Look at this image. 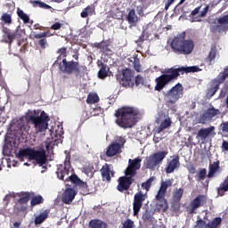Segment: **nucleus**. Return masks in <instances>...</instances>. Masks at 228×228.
I'll return each instance as SVG.
<instances>
[{"label": "nucleus", "instance_id": "nucleus-62", "mask_svg": "<svg viewBox=\"0 0 228 228\" xmlns=\"http://www.w3.org/2000/svg\"><path fill=\"white\" fill-rule=\"evenodd\" d=\"M184 1H186V0H181L179 4H183V3H184Z\"/></svg>", "mask_w": 228, "mask_h": 228}, {"label": "nucleus", "instance_id": "nucleus-28", "mask_svg": "<svg viewBox=\"0 0 228 228\" xmlns=\"http://www.w3.org/2000/svg\"><path fill=\"white\" fill-rule=\"evenodd\" d=\"M167 154H168V151H159L155 154H152L151 156L155 159L156 162L159 165L165 158H167Z\"/></svg>", "mask_w": 228, "mask_h": 228}, {"label": "nucleus", "instance_id": "nucleus-6", "mask_svg": "<svg viewBox=\"0 0 228 228\" xmlns=\"http://www.w3.org/2000/svg\"><path fill=\"white\" fill-rule=\"evenodd\" d=\"M36 115H38V111H29L27 115V120L32 122L35 129H37V133H43L49 126V116H47L45 111H42L40 116L37 117Z\"/></svg>", "mask_w": 228, "mask_h": 228}, {"label": "nucleus", "instance_id": "nucleus-53", "mask_svg": "<svg viewBox=\"0 0 228 228\" xmlns=\"http://www.w3.org/2000/svg\"><path fill=\"white\" fill-rule=\"evenodd\" d=\"M199 177L200 179H204V177H206V169H201L199 172Z\"/></svg>", "mask_w": 228, "mask_h": 228}, {"label": "nucleus", "instance_id": "nucleus-50", "mask_svg": "<svg viewBox=\"0 0 228 228\" xmlns=\"http://www.w3.org/2000/svg\"><path fill=\"white\" fill-rule=\"evenodd\" d=\"M135 85L136 86H140V85H143V77L137 76L135 77Z\"/></svg>", "mask_w": 228, "mask_h": 228}, {"label": "nucleus", "instance_id": "nucleus-19", "mask_svg": "<svg viewBox=\"0 0 228 228\" xmlns=\"http://www.w3.org/2000/svg\"><path fill=\"white\" fill-rule=\"evenodd\" d=\"M210 134H215V126H210L208 128H201L197 134V138L200 140H206Z\"/></svg>", "mask_w": 228, "mask_h": 228}, {"label": "nucleus", "instance_id": "nucleus-9", "mask_svg": "<svg viewBox=\"0 0 228 228\" xmlns=\"http://www.w3.org/2000/svg\"><path fill=\"white\" fill-rule=\"evenodd\" d=\"M124 143H126V139L124 137L117 136L114 142L107 148L106 155L109 158H113V156H117V154H120Z\"/></svg>", "mask_w": 228, "mask_h": 228}, {"label": "nucleus", "instance_id": "nucleus-51", "mask_svg": "<svg viewBox=\"0 0 228 228\" xmlns=\"http://www.w3.org/2000/svg\"><path fill=\"white\" fill-rule=\"evenodd\" d=\"M39 45L42 47V49H45L47 47V41L45 39H41L39 41Z\"/></svg>", "mask_w": 228, "mask_h": 228}, {"label": "nucleus", "instance_id": "nucleus-58", "mask_svg": "<svg viewBox=\"0 0 228 228\" xmlns=\"http://www.w3.org/2000/svg\"><path fill=\"white\" fill-rule=\"evenodd\" d=\"M223 148L224 149V151H228V142H223Z\"/></svg>", "mask_w": 228, "mask_h": 228}, {"label": "nucleus", "instance_id": "nucleus-44", "mask_svg": "<svg viewBox=\"0 0 228 228\" xmlns=\"http://www.w3.org/2000/svg\"><path fill=\"white\" fill-rule=\"evenodd\" d=\"M134 68L137 72H140V70H142V68L140 66V61L137 58H134Z\"/></svg>", "mask_w": 228, "mask_h": 228}, {"label": "nucleus", "instance_id": "nucleus-47", "mask_svg": "<svg viewBox=\"0 0 228 228\" xmlns=\"http://www.w3.org/2000/svg\"><path fill=\"white\" fill-rule=\"evenodd\" d=\"M104 113V110H102L101 107H96L95 109H94L93 110V115L95 117L97 115H101Z\"/></svg>", "mask_w": 228, "mask_h": 228}, {"label": "nucleus", "instance_id": "nucleus-21", "mask_svg": "<svg viewBox=\"0 0 228 228\" xmlns=\"http://www.w3.org/2000/svg\"><path fill=\"white\" fill-rule=\"evenodd\" d=\"M181 163L179 162V158L173 159L167 165L166 168L167 174H172L175 168H179Z\"/></svg>", "mask_w": 228, "mask_h": 228}, {"label": "nucleus", "instance_id": "nucleus-20", "mask_svg": "<svg viewBox=\"0 0 228 228\" xmlns=\"http://www.w3.org/2000/svg\"><path fill=\"white\" fill-rule=\"evenodd\" d=\"M101 172L103 181H110L111 177H113V170L111 169V166L108 164L102 167Z\"/></svg>", "mask_w": 228, "mask_h": 228}, {"label": "nucleus", "instance_id": "nucleus-57", "mask_svg": "<svg viewBox=\"0 0 228 228\" xmlns=\"http://www.w3.org/2000/svg\"><path fill=\"white\" fill-rule=\"evenodd\" d=\"M46 36H47V34L45 32H43V33H40V34H37L36 38H44Z\"/></svg>", "mask_w": 228, "mask_h": 228}, {"label": "nucleus", "instance_id": "nucleus-31", "mask_svg": "<svg viewBox=\"0 0 228 228\" xmlns=\"http://www.w3.org/2000/svg\"><path fill=\"white\" fill-rule=\"evenodd\" d=\"M157 200L159 201L158 206H159V209H162V211H167L168 209V203L165 200V196L157 198Z\"/></svg>", "mask_w": 228, "mask_h": 228}, {"label": "nucleus", "instance_id": "nucleus-8", "mask_svg": "<svg viewBox=\"0 0 228 228\" xmlns=\"http://www.w3.org/2000/svg\"><path fill=\"white\" fill-rule=\"evenodd\" d=\"M183 93L184 87H183V85L178 83L169 91H167L165 95L166 101H167V102H170V104H175V102L183 97Z\"/></svg>", "mask_w": 228, "mask_h": 228}, {"label": "nucleus", "instance_id": "nucleus-24", "mask_svg": "<svg viewBox=\"0 0 228 228\" xmlns=\"http://www.w3.org/2000/svg\"><path fill=\"white\" fill-rule=\"evenodd\" d=\"M209 10V6H205L202 11L200 12V7H197L196 9H194L191 12V15H199V17H200V19H202V17H206V15L208 14V12Z\"/></svg>", "mask_w": 228, "mask_h": 228}, {"label": "nucleus", "instance_id": "nucleus-49", "mask_svg": "<svg viewBox=\"0 0 228 228\" xmlns=\"http://www.w3.org/2000/svg\"><path fill=\"white\" fill-rule=\"evenodd\" d=\"M220 191H228V178L224 180Z\"/></svg>", "mask_w": 228, "mask_h": 228}, {"label": "nucleus", "instance_id": "nucleus-41", "mask_svg": "<svg viewBox=\"0 0 228 228\" xmlns=\"http://www.w3.org/2000/svg\"><path fill=\"white\" fill-rule=\"evenodd\" d=\"M42 202H44L42 196H35L31 200V206H37V204H42Z\"/></svg>", "mask_w": 228, "mask_h": 228}, {"label": "nucleus", "instance_id": "nucleus-12", "mask_svg": "<svg viewBox=\"0 0 228 228\" xmlns=\"http://www.w3.org/2000/svg\"><path fill=\"white\" fill-rule=\"evenodd\" d=\"M157 124H159V127L155 128V133H161L163 129H167V127H170L172 125V120L170 119V117L165 114L159 115V118H157Z\"/></svg>", "mask_w": 228, "mask_h": 228}, {"label": "nucleus", "instance_id": "nucleus-23", "mask_svg": "<svg viewBox=\"0 0 228 228\" xmlns=\"http://www.w3.org/2000/svg\"><path fill=\"white\" fill-rule=\"evenodd\" d=\"M126 20L129 22V24H133V25L136 24V22H138V16H136V12L134 11V9H131L128 12Z\"/></svg>", "mask_w": 228, "mask_h": 228}, {"label": "nucleus", "instance_id": "nucleus-15", "mask_svg": "<svg viewBox=\"0 0 228 228\" xmlns=\"http://www.w3.org/2000/svg\"><path fill=\"white\" fill-rule=\"evenodd\" d=\"M206 204V196L200 195L191 202V208H189V213H195V210L201 206Z\"/></svg>", "mask_w": 228, "mask_h": 228}, {"label": "nucleus", "instance_id": "nucleus-37", "mask_svg": "<svg viewBox=\"0 0 228 228\" xmlns=\"http://www.w3.org/2000/svg\"><path fill=\"white\" fill-rule=\"evenodd\" d=\"M31 4L37 8V6H38L39 8H44L45 10H49V8H51L50 5H48L47 4L44 3V2H40V1H32Z\"/></svg>", "mask_w": 228, "mask_h": 228}, {"label": "nucleus", "instance_id": "nucleus-5", "mask_svg": "<svg viewBox=\"0 0 228 228\" xmlns=\"http://www.w3.org/2000/svg\"><path fill=\"white\" fill-rule=\"evenodd\" d=\"M186 34L182 33L175 37H174L171 47L174 49V51H177L178 53H181V54H191V53L193 51V47L195 45H193V41L191 40H185Z\"/></svg>", "mask_w": 228, "mask_h": 228}, {"label": "nucleus", "instance_id": "nucleus-33", "mask_svg": "<svg viewBox=\"0 0 228 228\" xmlns=\"http://www.w3.org/2000/svg\"><path fill=\"white\" fill-rule=\"evenodd\" d=\"M98 101H99V95H97V94L95 93H91L87 96L86 102L87 104H95V102H97Z\"/></svg>", "mask_w": 228, "mask_h": 228}, {"label": "nucleus", "instance_id": "nucleus-38", "mask_svg": "<svg viewBox=\"0 0 228 228\" xmlns=\"http://www.w3.org/2000/svg\"><path fill=\"white\" fill-rule=\"evenodd\" d=\"M94 9L93 6H87L86 8H85L83 10V12H81V17L83 19H86V17L87 15H93L94 14Z\"/></svg>", "mask_w": 228, "mask_h": 228}, {"label": "nucleus", "instance_id": "nucleus-14", "mask_svg": "<svg viewBox=\"0 0 228 228\" xmlns=\"http://www.w3.org/2000/svg\"><path fill=\"white\" fill-rule=\"evenodd\" d=\"M134 73L133 70L129 69H123L122 77H121V85L123 86H133L134 81L133 80Z\"/></svg>", "mask_w": 228, "mask_h": 228}, {"label": "nucleus", "instance_id": "nucleus-29", "mask_svg": "<svg viewBox=\"0 0 228 228\" xmlns=\"http://www.w3.org/2000/svg\"><path fill=\"white\" fill-rule=\"evenodd\" d=\"M214 86L211 89H208V97H213L215 94H216V90H218V86H220V80L218 78L214 80Z\"/></svg>", "mask_w": 228, "mask_h": 228}, {"label": "nucleus", "instance_id": "nucleus-52", "mask_svg": "<svg viewBox=\"0 0 228 228\" xmlns=\"http://www.w3.org/2000/svg\"><path fill=\"white\" fill-rule=\"evenodd\" d=\"M174 3H175V0H167L166 5H165V10H168V8H170V6H172V4H174Z\"/></svg>", "mask_w": 228, "mask_h": 228}, {"label": "nucleus", "instance_id": "nucleus-59", "mask_svg": "<svg viewBox=\"0 0 228 228\" xmlns=\"http://www.w3.org/2000/svg\"><path fill=\"white\" fill-rule=\"evenodd\" d=\"M139 15H143V11L142 10V7L138 9Z\"/></svg>", "mask_w": 228, "mask_h": 228}, {"label": "nucleus", "instance_id": "nucleus-30", "mask_svg": "<svg viewBox=\"0 0 228 228\" xmlns=\"http://www.w3.org/2000/svg\"><path fill=\"white\" fill-rule=\"evenodd\" d=\"M28 202H29V197L28 196H23L22 198H20L18 201L17 206H21V208H20V211H24L26 210V208H28L27 204Z\"/></svg>", "mask_w": 228, "mask_h": 228}, {"label": "nucleus", "instance_id": "nucleus-46", "mask_svg": "<svg viewBox=\"0 0 228 228\" xmlns=\"http://www.w3.org/2000/svg\"><path fill=\"white\" fill-rule=\"evenodd\" d=\"M195 228H208V226L206 224V222L199 220L196 223Z\"/></svg>", "mask_w": 228, "mask_h": 228}, {"label": "nucleus", "instance_id": "nucleus-63", "mask_svg": "<svg viewBox=\"0 0 228 228\" xmlns=\"http://www.w3.org/2000/svg\"><path fill=\"white\" fill-rule=\"evenodd\" d=\"M25 166L27 167H29V164L28 163H24Z\"/></svg>", "mask_w": 228, "mask_h": 228}, {"label": "nucleus", "instance_id": "nucleus-11", "mask_svg": "<svg viewBox=\"0 0 228 228\" xmlns=\"http://www.w3.org/2000/svg\"><path fill=\"white\" fill-rule=\"evenodd\" d=\"M145 199H147V193L143 194V192L139 191L134 195L133 203L134 216L140 213V209H142V206L143 205V200H145Z\"/></svg>", "mask_w": 228, "mask_h": 228}, {"label": "nucleus", "instance_id": "nucleus-2", "mask_svg": "<svg viewBox=\"0 0 228 228\" xmlns=\"http://www.w3.org/2000/svg\"><path fill=\"white\" fill-rule=\"evenodd\" d=\"M116 124L123 129H129L136 124L138 110L133 107H123L116 112Z\"/></svg>", "mask_w": 228, "mask_h": 228}, {"label": "nucleus", "instance_id": "nucleus-54", "mask_svg": "<svg viewBox=\"0 0 228 228\" xmlns=\"http://www.w3.org/2000/svg\"><path fill=\"white\" fill-rule=\"evenodd\" d=\"M53 145H54L53 142L45 143L46 151H48V152L51 151V149H53Z\"/></svg>", "mask_w": 228, "mask_h": 228}, {"label": "nucleus", "instance_id": "nucleus-39", "mask_svg": "<svg viewBox=\"0 0 228 228\" xmlns=\"http://www.w3.org/2000/svg\"><path fill=\"white\" fill-rule=\"evenodd\" d=\"M220 224H222V219L220 217H216L214 221H211L208 224V227L217 228Z\"/></svg>", "mask_w": 228, "mask_h": 228}, {"label": "nucleus", "instance_id": "nucleus-35", "mask_svg": "<svg viewBox=\"0 0 228 228\" xmlns=\"http://www.w3.org/2000/svg\"><path fill=\"white\" fill-rule=\"evenodd\" d=\"M17 15L21 19V20H23L24 24H28L29 22V16H28L24 11L18 9Z\"/></svg>", "mask_w": 228, "mask_h": 228}, {"label": "nucleus", "instance_id": "nucleus-17", "mask_svg": "<svg viewBox=\"0 0 228 228\" xmlns=\"http://www.w3.org/2000/svg\"><path fill=\"white\" fill-rule=\"evenodd\" d=\"M218 58H220L218 50L216 48H212L206 58V62L208 65H215V61L216 60H218Z\"/></svg>", "mask_w": 228, "mask_h": 228}, {"label": "nucleus", "instance_id": "nucleus-34", "mask_svg": "<svg viewBox=\"0 0 228 228\" xmlns=\"http://www.w3.org/2000/svg\"><path fill=\"white\" fill-rule=\"evenodd\" d=\"M108 72H110V68L107 66H102L98 72V77H100V79H104V77H108Z\"/></svg>", "mask_w": 228, "mask_h": 228}, {"label": "nucleus", "instance_id": "nucleus-55", "mask_svg": "<svg viewBox=\"0 0 228 228\" xmlns=\"http://www.w3.org/2000/svg\"><path fill=\"white\" fill-rule=\"evenodd\" d=\"M60 28H61V24L60 22L54 23L52 26V29H54V30H58V29H60Z\"/></svg>", "mask_w": 228, "mask_h": 228}, {"label": "nucleus", "instance_id": "nucleus-16", "mask_svg": "<svg viewBox=\"0 0 228 228\" xmlns=\"http://www.w3.org/2000/svg\"><path fill=\"white\" fill-rule=\"evenodd\" d=\"M76 197V191L72 188H68L65 190L62 195V202L65 204H70L74 198Z\"/></svg>", "mask_w": 228, "mask_h": 228}, {"label": "nucleus", "instance_id": "nucleus-42", "mask_svg": "<svg viewBox=\"0 0 228 228\" xmlns=\"http://www.w3.org/2000/svg\"><path fill=\"white\" fill-rule=\"evenodd\" d=\"M152 181H154V178H150L147 182L142 184V188L146 190V191H149V189L151 188V184L152 183Z\"/></svg>", "mask_w": 228, "mask_h": 228}, {"label": "nucleus", "instance_id": "nucleus-40", "mask_svg": "<svg viewBox=\"0 0 228 228\" xmlns=\"http://www.w3.org/2000/svg\"><path fill=\"white\" fill-rule=\"evenodd\" d=\"M1 20L4 22V24L10 25L12 24V16L8 13H4L1 16Z\"/></svg>", "mask_w": 228, "mask_h": 228}, {"label": "nucleus", "instance_id": "nucleus-27", "mask_svg": "<svg viewBox=\"0 0 228 228\" xmlns=\"http://www.w3.org/2000/svg\"><path fill=\"white\" fill-rule=\"evenodd\" d=\"M89 228H106V224L102 220L94 219L89 223Z\"/></svg>", "mask_w": 228, "mask_h": 228}, {"label": "nucleus", "instance_id": "nucleus-64", "mask_svg": "<svg viewBox=\"0 0 228 228\" xmlns=\"http://www.w3.org/2000/svg\"><path fill=\"white\" fill-rule=\"evenodd\" d=\"M1 215H4V213H3V211H0Z\"/></svg>", "mask_w": 228, "mask_h": 228}, {"label": "nucleus", "instance_id": "nucleus-26", "mask_svg": "<svg viewBox=\"0 0 228 228\" xmlns=\"http://www.w3.org/2000/svg\"><path fill=\"white\" fill-rule=\"evenodd\" d=\"M220 170V161H216L209 166L208 177H213Z\"/></svg>", "mask_w": 228, "mask_h": 228}, {"label": "nucleus", "instance_id": "nucleus-1", "mask_svg": "<svg viewBox=\"0 0 228 228\" xmlns=\"http://www.w3.org/2000/svg\"><path fill=\"white\" fill-rule=\"evenodd\" d=\"M200 68L198 66L191 67H181L178 69H167L161 71L162 75L156 78L157 85L155 86V90L158 92H161L163 88H165L166 85H168L170 81H174V79H177L179 76V72H200Z\"/></svg>", "mask_w": 228, "mask_h": 228}, {"label": "nucleus", "instance_id": "nucleus-18", "mask_svg": "<svg viewBox=\"0 0 228 228\" xmlns=\"http://www.w3.org/2000/svg\"><path fill=\"white\" fill-rule=\"evenodd\" d=\"M173 183H174V180H170V179L166 180L165 182H162L159 191L156 195V199H161L162 197H165V193H167V188L172 186Z\"/></svg>", "mask_w": 228, "mask_h": 228}, {"label": "nucleus", "instance_id": "nucleus-3", "mask_svg": "<svg viewBox=\"0 0 228 228\" xmlns=\"http://www.w3.org/2000/svg\"><path fill=\"white\" fill-rule=\"evenodd\" d=\"M128 163L129 165L125 171L126 176L119 178L118 191H124V190H127L131 186L133 183L131 178L136 175V170H140V167H142V160L140 159H129Z\"/></svg>", "mask_w": 228, "mask_h": 228}, {"label": "nucleus", "instance_id": "nucleus-7", "mask_svg": "<svg viewBox=\"0 0 228 228\" xmlns=\"http://www.w3.org/2000/svg\"><path fill=\"white\" fill-rule=\"evenodd\" d=\"M57 177L61 179L62 181H71V183H74V184H77L78 186H85V183L81 181L76 175L72 174V168H70V162L65 161L64 167L63 165H59L57 168Z\"/></svg>", "mask_w": 228, "mask_h": 228}, {"label": "nucleus", "instance_id": "nucleus-36", "mask_svg": "<svg viewBox=\"0 0 228 228\" xmlns=\"http://www.w3.org/2000/svg\"><path fill=\"white\" fill-rule=\"evenodd\" d=\"M47 218V211L42 212L39 216H36L35 224L36 225H40Z\"/></svg>", "mask_w": 228, "mask_h": 228}, {"label": "nucleus", "instance_id": "nucleus-22", "mask_svg": "<svg viewBox=\"0 0 228 228\" xmlns=\"http://www.w3.org/2000/svg\"><path fill=\"white\" fill-rule=\"evenodd\" d=\"M51 136L52 138L55 136V138H61L63 136V126L61 125H57L55 126L53 130H51Z\"/></svg>", "mask_w": 228, "mask_h": 228}, {"label": "nucleus", "instance_id": "nucleus-32", "mask_svg": "<svg viewBox=\"0 0 228 228\" xmlns=\"http://www.w3.org/2000/svg\"><path fill=\"white\" fill-rule=\"evenodd\" d=\"M183 193H184V190L183 189H175L173 191V200H175V202H179V200H181V198L183 197Z\"/></svg>", "mask_w": 228, "mask_h": 228}, {"label": "nucleus", "instance_id": "nucleus-48", "mask_svg": "<svg viewBox=\"0 0 228 228\" xmlns=\"http://www.w3.org/2000/svg\"><path fill=\"white\" fill-rule=\"evenodd\" d=\"M58 53L60 54L59 58H65V56H67V48H61Z\"/></svg>", "mask_w": 228, "mask_h": 228}, {"label": "nucleus", "instance_id": "nucleus-60", "mask_svg": "<svg viewBox=\"0 0 228 228\" xmlns=\"http://www.w3.org/2000/svg\"><path fill=\"white\" fill-rule=\"evenodd\" d=\"M200 19L193 18L192 22H200Z\"/></svg>", "mask_w": 228, "mask_h": 228}, {"label": "nucleus", "instance_id": "nucleus-4", "mask_svg": "<svg viewBox=\"0 0 228 228\" xmlns=\"http://www.w3.org/2000/svg\"><path fill=\"white\" fill-rule=\"evenodd\" d=\"M16 158L20 159V161H24V159H28L36 161L38 163L39 167H44L45 163H47V157L45 156V151H35L33 149H22L20 150L18 153H16Z\"/></svg>", "mask_w": 228, "mask_h": 228}, {"label": "nucleus", "instance_id": "nucleus-45", "mask_svg": "<svg viewBox=\"0 0 228 228\" xmlns=\"http://www.w3.org/2000/svg\"><path fill=\"white\" fill-rule=\"evenodd\" d=\"M13 197H15V193H13V192L5 195V197L4 199V202H5V206L8 205V202H10V200H12V199H13Z\"/></svg>", "mask_w": 228, "mask_h": 228}, {"label": "nucleus", "instance_id": "nucleus-43", "mask_svg": "<svg viewBox=\"0 0 228 228\" xmlns=\"http://www.w3.org/2000/svg\"><path fill=\"white\" fill-rule=\"evenodd\" d=\"M122 228H134V222L131 221V219L126 220Z\"/></svg>", "mask_w": 228, "mask_h": 228}, {"label": "nucleus", "instance_id": "nucleus-13", "mask_svg": "<svg viewBox=\"0 0 228 228\" xmlns=\"http://www.w3.org/2000/svg\"><path fill=\"white\" fill-rule=\"evenodd\" d=\"M216 115H220V110L215 109V107L208 108L200 118L199 123L200 124H206V122L211 121L214 117Z\"/></svg>", "mask_w": 228, "mask_h": 228}, {"label": "nucleus", "instance_id": "nucleus-10", "mask_svg": "<svg viewBox=\"0 0 228 228\" xmlns=\"http://www.w3.org/2000/svg\"><path fill=\"white\" fill-rule=\"evenodd\" d=\"M59 69L64 74H72L74 72H79V63L75 61H67L66 59H63L62 61L59 64Z\"/></svg>", "mask_w": 228, "mask_h": 228}, {"label": "nucleus", "instance_id": "nucleus-61", "mask_svg": "<svg viewBox=\"0 0 228 228\" xmlns=\"http://www.w3.org/2000/svg\"><path fill=\"white\" fill-rule=\"evenodd\" d=\"M12 167H17V162H15V161H12Z\"/></svg>", "mask_w": 228, "mask_h": 228}, {"label": "nucleus", "instance_id": "nucleus-25", "mask_svg": "<svg viewBox=\"0 0 228 228\" xmlns=\"http://www.w3.org/2000/svg\"><path fill=\"white\" fill-rule=\"evenodd\" d=\"M158 165L159 164L156 161V159L152 155L146 158V160H145L146 168L154 169V167H158Z\"/></svg>", "mask_w": 228, "mask_h": 228}, {"label": "nucleus", "instance_id": "nucleus-56", "mask_svg": "<svg viewBox=\"0 0 228 228\" xmlns=\"http://www.w3.org/2000/svg\"><path fill=\"white\" fill-rule=\"evenodd\" d=\"M4 152H5L6 154H12V150H10V146H4Z\"/></svg>", "mask_w": 228, "mask_h": 228}]
</instances>
